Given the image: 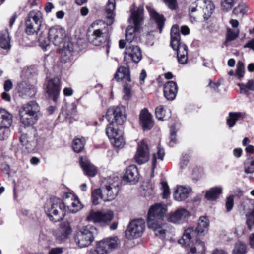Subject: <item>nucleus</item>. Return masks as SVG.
I'll use <instances>...</instances> for the list:
<instances>
[{"label":"nucleus","mask_w":254,"mask_h":254,"mask_svg":"<svg viewBox=\"0 0 254 254\" xmlns=\"http://www.w3.org/2000/svg\"><path fill=\"white\" fill-rule=\"evenodd\" d=\"M39 110L38 104L35 101H32L23 105L19 110L21 123L25 127L28 128V132L24 133L19 137V141L25 146L28 152L33 151L37 145V132L33 125L39 119Z\"/></svg>","instance_id":"f257e3e1"},{"label":"nucleus","mask_w":254,"mask_h":254,"mask_svg":"<svg viewBox=\"0 0 254 254\" xmlns=\"http://www.w3.org/2000/svg\"><path fill=\"white\" fill-rule=\"evenodd\" d=\"M208 219L205 216L199 219L196 229L188 228L184 231L182 241L190 247L188 254H205V247L204 242L198 239V236L204 235L208 231Z\"/></svg>","instance_id":"f03ea898"},{"label":"nucleus","mask_w":254,"mask_h":254,"mask_svg":"<svg viewBox=\"0 0 254 254\" xmlns=\"http://www.w3.org/2000/svg\"><path fill=\"white\" fill-rule=\"evenodd\" d=\"M166 209L161 204L152 206L148 212L147 224L155 232V235L161 238L165 237L166 226L163 223V217Z\"/></svg>","instance_id":"7ed1b4c3"},{"label":"nucleus","mask_w":254,"mask_h":254,"mask_svg":"<svg viewBox=\"0 0 254 254\" xmlns=\"http://www.w3.org/2000/svg\"><path fill=\"white\" fill-rule=\"evenodd\" d=\"M44 209L50 220L54 222L62 220L66 214V206L58 198H51L45 204Z\"/></svg>","instance_id":"20e7f679"},{"label":"nucleus","mask_w":254,"mask_h":254,"mask_svg":"<svg viewBox=\"0 0 254 254\" xmlns=\"http://www.w3.org/2000/svg\"><path fill=\"white\" fill-rule=\"evenodd\" d=\"M180 33L179 26L174 25L171 29L170 44L173 49L177 51L178 61L184 64L188 61V47L180 42Z\"/></svg>","instance_id":"39448f33"},{"label":"nucleus","mask_w":254,"mask_h":254,"mask_svg":"<svg viewBox=\"0 0 254 254\" xmlns=\"http://www.w3.org/2000/svg\"><path fill=\"white\" fill-rule=\"evenodd\" d=\"M92 27L94 29L91 34L88 35L89 41L95 46H99L107 41L108 44V25L102 20L94 22Z\"/></svg>","instance_id":"423d86ee"},{"label":"nucleus","mask_w":254,"mask_h":254,"mask_svg":"<svg viewBox=\"0 0 254 254\" xmlns=\"http://www.w3.org/2000/svg\"><path fill=\"white\" fill-rule=\"evenodd\" d=\"M98 233L97 228L93 225H88L76 231L74 238L76 244L80 248L89 246L94 241Z\"/></svg>","instance_id":"0eeeda50"},{"label":"nucleus","mask_w":254,"mask_h":254,"mask_svg":"<svg viewBox=\"0 0 254 254\" xmlns=\"http://www.w3.org/2000/svg\"><path fill=\"white\" fill-rule=\"evenodd\" d=\"M131 12L130 18L132 19L134 26L129 25L126 29V39L129 43L133 41L135 36V33L139 29L141 22L143 19V9L142 7H139L137 11H133L131 10Z\"/></svg>","instance_id":"6e6552de"},{"label":"nucleus","mask_w":254,"mask_h":254,"mask_svg":"<svg viewBox=\"0 0 254 254\" xmlns=\"http://www.w3.org/2000/svg\"><path fill=\"white\" fill-rule=\"evenodd\" d=\"M109 122H114L118 125H122L126 120V109L123 106L110 107L106 113Z\"/></svg>","instance_id":"1a4fd4ad"},{"label":"nucleus","mask_w":254,"mask_h":254,"mask_svg":"<svg viewBox=\"0 0 254 254\" xmlns=\"http://www.w3.org/2000/svg\"><path fill=\"white\" fill-rule=\"evenodd\" d=\"M121 186V182L118 178L110 179L102 187L103 192L106 194L104 201H110L114 199L117 196Z\"/></svg>","instance_id":"9d476101"},{"label":"nucleus","mask_w":254,"mask_h":254,"mask_svg":"<svg viewBox=\"0 0 254 254\" xmlns=\"http://www.w3.org/2000/svg\"><path fill=\"white\" fill-rule=\"evenodd\" d=\"M145 229L143 219L134 220L130 222L126 231L125 235L128 239H132L140 237Z\"/></svg>","instance_id":"9b49d317"},{"label":"nucleus","mask_w":254,"mask_h":254,"mask_svg":"<svg viewBox=\"0 0 254 254\" xmlns=\"http://www.w3.org/2000/svg\"><path fill=\"white\" fill-rule=\"evenodd\" d=\"M114 217L111 211L107 212L94 211L91 210L86 219L88 221L99 223L101 225H106L110 223Z\"/></svg>","instance_id":"f8f14e48"},{"label":"nucleus","mask_w":254,"mask_h":254,"mask_svg":"<svg viewBox=\"0 0 254 254\" xmlns=\"http://www.w3.org/2000/svg\"><path fill=\"white\" fill-rule=\"evenodd\" d=\"M61 81L58 77L49 79L46 84V92L49 99L56 102L61 91Z\"/></svg>","instance_id":"ddd939ff"},{"label":"nucleus","mask_w":254,"mask_h":254,"mask_svg":"<svg viewBox=\"0 0 254 254\" xmlns=\"http://www.w3.org/2000/svg\"><path fill=\"white\" fill-rule=\"evenodd\" d=\"M118 246L116 237L108 238L99 242L95 250L97 254H107L110 249L116 248Z\"/></svg>","instance_id":"4468645a"},{"label":"nucleus","mask_w":254,"mask_h":254,"mask_svg":"<svg viewBox=\"0 0 254 254\" xmlns=\"http://www.w3.org/2000/svg\"><path fill=\"white\" fill-rule=\"evenodd\" d=\"M65 36V30L59 26H53L49 30V38L56 46L62 44Z\"/></svg>","instance_id":"2eb2a0df"},{"label":"nucleus","mask_w":254,"mask_h":254,"mask_svg":"<svg viewBox=\"0 0 254 254\" xmlns=\"http://www.w3.org/2000/svg\"><path fill=\"white\" fill-rule=\"evenodd\" d=\"M149 156L148 147L144 140H142L138 145L137 152L134 156L135 160L138 164H142L148 161Z\"/></svg>","instance_id":"dca6fc26"},{"label":"nucleus","mask_w":254,"mask_h":254,"mask_svg":"<svg viewBox=\"0 0 254 254\" xmlns=\"http://www.w3.org/2000/svg\"><path fill=\"white\" fill-rule=\"evenodd\" d=\"M17 89L19 96L23 98H32L35 95L37 91L33 85L24 81L19 83Z\"/></svg>","instance_id":"f3484780"},{"label":"nucleus","mask_w":254,"mask_h":254,"mask_svg":"<svg viewBox=\"0 0 254 254\" xmlns=\"http://www.w3.org/2000/svg\"><path fill=\"white\" fill-rule=\"evenodd\" d=\"M139 174L137 167L135 165H131L126 168L123 176V180L135 184L139 181Z\"/></svg>","instance_id":"a211bd4d"},{"label":"nucleus","mask_w":254,"mask_h":254,"mask_svg":"<svg viewBox=\"0 0 254 254\" xmlns=\"http://www.w3.org/2000/svg\"><path fill=\"white\" fill-rule=\"evenodd\" d=\"M140 124L144 130H150L153 126L152 116L148 110L144 108L142 110L139 115Z\"/></svg>","instance_id":"6ab92c4d"},{"label":"nucleus","mask_w":254,"mask_h":254,"mask_svg":"<svg viewBox=\"0 0 254 254\" xmlns=\"http://www.w3.org/2000/svg\"><path fill=\"white\" fill-rule=\"evenodd\" d=\"M178 92L177 83L173 81H170L165 83L164 86V94L168 100H174Z\"/></svg>","instance_id":"aec40b11"},{"label":"nucleus","mask_w":254,"mask_h":254,"mask_svg":"<svg viewBox=\"0 0 254 254\" xmlns=\"http://www.w3.org/2000/svg\"><path fill=\"white\" fill-rule=\"evenodd\" d=\"M114 78L118 82L124 81L126 83L130 82L131 80L129 68L124 66L119 67L114 75Z\"/></svg>","instance_id":"412c9836"},{"label":"nucleus","mask_w":254,"mask_h":254,"mask_svg":"<svg viewBox=\"0 0 254 254\" xmlns=\"http://www.w3.org/2000/svg\"><path fill=\"white\" fill-rule=\"evenodd\" d=\"M189 216V213L184 208H179L170 214L169 221L173 223H180Z\"/></svg>","instance_id":"4be33fe9"},{"label":"nucleus","mask_w":254,"mask_h":254,"mask_svg":"<svg viewBox=\"0 0 254 254\" xmlns=\"http://www.w3.org/2000/svg\"><path fill=\"white\" fill-rule=\"evenodd\" d=\"M125 54L128 55L132 61L135 63H138L142 59L141 49L137 46H127Z\"/></svg>","instance_id":"5701e85b"},{"label":"nucleus","mask_w":254,"mask_h":254,"mask_svg":"<svg viewBox=\"0 0 254 254\" xmlns=\"http://www.w3.org/2000/svg\"><path fill=\"white\" fill-rule=\"evenodd\" d=\"M191 191L190 188L183 186H178L173 193L174 198L178 201H184L188 198Z\"/></svg>","instance_id":"b1692460"},{"label":"nucleus","mask_w":254,"mask_h":254,"mask_svg":"<svg viewBox=\"0 0 254 254\" xmlns=\"http://www.w3.org/2000/svg\"><path fill=\"white\" fill-rule=\"evenodd\" d=\"M80 165L84 173L90 177H94L97 172L96 168L86 159L80 158Z\"/></svg>","instance_id":"393cba45"},{"label":"nucleus","mask_w":254,"mask_h":254,"mask_svg":"<svg viewBox=\"0 0 254 254\" xmlns=\"http://www.w3.org/2000/svg\"><path fill=\"white\" fill-rule=\"evenodd\" d=\"M13 116L4 109H0V128L10 127L12 123Z\"/></svg>","instance_id":"a878e982"},{"label":"nucleus","mask_w":254,"mask_h":254,"mask_svg":"<svg viewBox=\"0 0 254 254\" xmlns=\"http://www.w3.org/2000/svg\"><path fill=\"white\" fill-rule=\"evenodd\" d=\"M146 8L149 12L151 17L157 24L160 32L161 33L164 24L165 18L164 16L162 15H159L156 11L148 6L146 7Z\"/></svg>","instance_id":"bb28decb"},{"label":"nucleus","mask_w":254,"mask_h":254,"mask_svg":"<svg viewBox=\"0 0 254 254\" xmlns=\"http://www.w3.org/2000/svg\"><path fill=\"white\" fill-rule=\"evenodd\" d=\"M155 115L158 120H166L170 118L171 112L169 109L160 105L155 109Z\"/></svg>","instance_id":"cd10ccee"},{"label":"nucleus","mask_w":254,"mask_h":254,"mask_svg":"<svg viewBox=\"0 0 254 254\" xmlns=\"http://www.w3.org/2000/svg\"><path fill=\"white\" fill-rule=\"evenodd\" d=\"M205 5L201 8V12L203 13L204 19L207 20L211 15L215 9V6L213 2L209 0H203Z\"/></svg>","instance_id":"c85d7f7f"},{"label":"nucleus","mask_w":254,"mask_h":254,"mask_svg":"<svg viewBox=\"0 0 254 254\" xmlns=\"http://www.w3.org/2000/svg\"><path fill=\"white\" fill-rule=\"evenodd\" d=\"M116 7V3L115 0H109L108 4L106 7L105 12L106 14V18L109 20L110 24L111 25L114 19L115 13L114 10Z\"/></svg>","instance_id":"c756f323"},{"label":"nucleus","mask_w":254,"mask_h":254,"mask_svg":"<svg viewBox=\"0 0 254 254\" xmlns=\"http://www.w3.org/2000/svg\"><path fill=\"white\" fill-rule=\"evenodd\" d=\"M43 18L42 13L39 10L30 11L27 16L26 20H29L36 24H42Z\"/></svg>","instance_id":"7c9ffc66"},{"label":"nucleus","mask_w":254,"mask_h":254,"mask_svg":"<svg viewBox=\"0 0 254 254\" xmlns=\"http://www.w3.org/2000/svg\"><path fill=\"white\" fill-rule=\"evenodd\" d=\"M41 26V24L32 22L29 20H25V32L29 35L37 34Z\"/></svg>","instance_id":"2f4dec72"},{"label":"nucleus","mask_w":254,"mask_h":254,"mask_svg":"<svg viewBox=\"0 0 254 254\" xmlns=\"http://www.w3.org/2000/svg\"><path fill=\"white\" fill-rule=\"evenodd\" d=\"M10 40L9 33L7 30L0 33V46L4 49H9L10 47Z\"/></svg>","instance_id":"473e14b6"},{"label":"nucleus","mask_w":254,"mask_h":254,"mask_svg":"<svg viewBox=\"0 0 254 254\" xmlns=\"http://www.w3.org/2000/svg\"><path fill=\"white\" fill-rule=\"evenodd\" d=\"M222 191L220 187H214L208 190L205 194V198L208 200H214L218 198Z\"/></svg>","instance_id":"72a5a7b5"},{"label":"nucleus","mask_w":254,"mask_h":254,"mask_svg":"<svg viewBox=\"0 0 254 254\" xmlns=\"http://www.w3.org/2000/svg\"><path fill=\"white\" fill-rule=\"evenodd\" d=\"M60 231L61 232V239H64L70 235L72 233V229L68 222H64L61 224Z\"/></svg>","instance_id":"f704fd0d"},{"label":"nucleus","mask_w":254,"mask_h":254,"mask_svg":"<svg viewBox=\"0 0 254 254\" xmlns=\"http://www.w3.org/2000/svg\"><path fill=\"white\" fill-rule=\"evenodd\" d=\"M165 152L163 149L161 148L160 147H158V151L157 153H154L153 154V157L152 158V173L154 172V171L156 167L157 164V158L161 160H163Z\"/></svg>","instance_id":"c9c22d12"},{"label":"nucleus","mask_w":254,"mask_h":254,"mask_svg":"<svg viewBox=\"0 0 254 254\" xmlns=\"http://www.w3.org/2000/svg\"><path fill=\"white\" fill-rule=\"evenodd\" d=\"M110 123L106 127V133L109 138L112 140V138L117 136L120 133L118 131V129L114 125V122H109Z\"/></svg>","instance_id":"e433bc0d"},{"label":"nucleus","mask_w":254,"mask_h":254,"mask_svg":"<svg viewBox=\"0 0 254 254\" xmlns=\"http://www.w3.org/2000/svg\"><path fill=\"white\" fill-rule=\"evenodd\" d=\"M85 142L84 138H75L73 141L72 147L74 151L76 152L79 153L84 149Z\"/></svg>","instance_id":"4c0bfd02"},{"label":"nucleus","mask_w":254,"mask_h":254,"mask_svg":"<svg viewBox=\"0 0 254 254\" xmlns=\"http://www.w3.org/2000/svg\"><path fill=\"white\" fill-rule=\"evenodd\" d=\"M203 5H205V3L203 0H197L194 3H193L189 7L190 16L192 17V14L195 11L201 12V8Z\"/></svg>","instance_id":"58836bf2"},{"label":"nucleus","mask_w":254,"mask_h":254,"mask_svg":"<svg viewBox=\"0 0 254 254\" xmlns=\"http://www.w3.org/2000/svg\"><path fill=\"white\" fill-rule=\"evenodd\" d=\"M237 85L240 88V93L247 94L248 90L254 91V80H250L246 84L238 83Z\"/></svg>","instance_id":"ea45409f"},{"label":"nucleus","mask_w":254,"mask_h":254,"mask_svg":"<svg viewBox=\"0 0 254 254\" xmlns=\"http://www.w3.org/2000/svg\"><path fill=\"white\" fill-rule=\"evenodd\" d=\"M105 197L102 195V190L100 189L94 190L92 192V200L94 205H98L100 203V200L103 199Z\"/></svg>","instance_id":"a19ab883"},{"label":"nucleus","mask_w":254,"mask_h":254,"mask_svg":"<svg viewBox=\"0 0 254 254\" xmlns=\"http://www.w3.org/2000/svg\"><path fill=\"white\" fill-rule=\"evenodd\" d=\"M245 172L251 174L254 172V157L247 158L244 162Z\"/></svg>","instance_id":"79ce46f5"},{"label":"nucleus","mask_w":254,"mask_h":254,"mask_svg":"<svg viewBox=\"0 0 254 254\" xmlns=\"http://www.w3.org/2000/svg\"><path fill=\"white\" fill-rule=\"evenodd\" d=\"M241 113L230 112L229 113V118L227 120V124L229 127H233L236 121L241 117Z\"/></svg>","instance_id":"37998d69"},{"label":"nucleus","mask_w":254,"mask_h":254,"mask_svg":"<svg viewBox=\"0 0 254 254\" xmlns=\"http://www.w3.org/2000/svg\"><path fill=\"white\" fill-rule=\"evenodd\" d=\"M246 252V246L241 241H238L235 244L233 254H245Z\"/></svg>","instance_id":"c03bdc74"},{"label":"nucleus","mask_w":254,"mask_h":254,"mask_svg":"<svg viewBox=\"0 0 254 254\" xmlns=\"http://www.w3.org/2000/svg\"><path fill=\"white\" fill-rule=\"evenodd\" d=\"M247 11V6L245 3L239 4L233 10V14L236 16H243Z\"/></svg>","instance_id":"a18cd8bd"},{"label":"nucleus","mask_w":254,"mask_h":254,"mask_svg":"<svg viewBox=\"0 0 254 254\" xmlns=\"http://www.w3.org/2000/svg\"><path fill=\"white\" fill-rule=\"evenodd\" d=\"M38 41L39 43V45L43 49L46 50V47L49 46L50 41V38H47L46 34L44 33L43 32H41L38 38Z\"/></svg>","instance_id":"49530a36"},{"label":"nucleus","mask_w":254,"mask_h":254,"mask_svg":"<svg viewBox=\"0 0 254 254\" xmlns=\"http://www.w3.org/2000/svg\"><path fill=\"white\" fill-rule=\"evenodd\" d=\"M116 147H121L124 144V139L121 133H119L110 140Z\"/></svg>","instance_id":"de8ad7c7"},{"label":"nucleus","mask_w":254,"mask_h":254,"mask_svg":"<svg viewBox=\"0 0 254 254\" xmlns=\"http://www.w3.org/2000/svg\"><path fill=\"white\" fill-rule=\"evenodd\" d=\"M72 49H71L68 45L67 47L64 46L61 50L62 56L65 58V61H67L70 59L72 56Z\"/></svg>","instance_id":"09e8293b"},{"label":"nucleus","mask_w":254,"mask_h":254,"mask_svg":"<svg viewBox=\"0 0 254 254\" xmlns=\"http://www.w3.org/2000/svg\"><path fill=\"white\" fill-rule=\"evenodd\" d=\"M238 0H222L221 5L223 9L228 11L230 10Z\"/></svg>","instance_id":"8fccbe9b"},{"label":"nucleus","mask_w":254,"mask_h":254,"mask_svg":"<svg viewBox=\"0 0 254 254\" xmlns=\"http://www.w3.org/2000/svg\"><path fill=\"white\" fill-rule=\"evenodd\" d=\"M245 72L244 64L241 61H239L237 65L236 75L239 79H241Z\"/></svg>","instance_id":"3c124183"},{"label":"nucleus","mask_w":254,"mask_h":254,"mask_svg":"<svg viewBox=\"0 0 254 254\" xmlns=\"http://www.w3.org/2000/svg\"><path fill=\"white\" fill-rule=\"evenodd\" d=\"M9 127H3L0 128V140H3L7 138L10 135Z\"/></svg>","instance_id":"603ef678"},{"label":"nucleus","mask_w":254,"mask_h":254,"mask_svg":"<svg viewBox=\"0 0 254 254\" xmlns=\"http://www.w3.org/2000/svg\"><path fill=\"white\" fill-rule=\"evenodd\" d=\"M175 127L172 126L170 127V142L169 145L170 146H173L176 143V132L175 130Z\"/></svg>","instance_id":"864d4df0"},{"label":"nucleus","mask_w":254,"mask_h":254,"mask_svg":"<svg viewBox=\"0 0 254 254\" xmlns=\"http://www.w3.org/2000/svg\"><path fill=\"white\" fill-rule=\"evenodd\" d=\"M239 35V31H233L230 29H228L227 34V40L231 41L235 40Z\"/></svg>","instance_id":"5fc2aeb1"},{"label":"nucleus","mask_w":254,"mask_h":254,"mask_svg":"<svg viewBox=\"0 0 254 254\" xmlns=\"http://www.w3.org/2000/svg\"><path fill=\"white\" fill-rule=\"evenodd\" d=\"M162 189L163 190V198H167L170 194V190L167 183L165 182L161 183Z\"/></svg>","instance_id":"6e6d98bb"},{"label":"nucleus","mask_w":254,"mask_h":254,"mask_svg":"<svg viewBox=\"0 0 254 254\" xmlns=\"http://www.w3.org/2000/svg\"><path fill=\"white\" fill-rule=\"evenodd\" d=\"M169 9L175 10L178 7L177 0H163Z\"/></svg>","instance_id":"4d7b16f0"},{"label":"nucleus","mask_w":254,"mask_h":254,"mask_svg":"<svg viewBox=\"0 0 254 254\" xmlns=\"http://www.w3.org/2000/svg\"><path fill=\"white\" fill-rule=\"evenodd\" d=\"M234 206V196L233 195L229 196L226 202V207L228 212L230 211Z\"/></svg>","instance_id":"13d9d810"},{"label":"nucleus","mask_w":254,"mask_h":254,"mask_svg":"<svg viewBox=\"0 0 254 254\" xmlns=\"http://www.w3.org/2000/svg\"><path fill=\"white\" fill-rule=\"evenodd\" d=\"M124 92L125 93L124 96L125 99H128L131 96L130 86L128 85L127 83H126V85H124Z\"/></svg>","instance_id":"bf43d9fd"},{"label":"nucleus","mask_w":254,"mask_h":254,"mask_svg":"<svg viewBox=\"0 0 254 254\" xmlns=\"http://www.w3.org/2000/svg\"><path fill=\"white\" fill-rule=\"evenodd\" d=\"M72 199H74V201L72 202L71 205L73 207H76V209L75 210H73L72 212L75 213L80 208V201L74 195H72Z\"/></svg>","instance_id":"052dcab7"},{"label":"nucleus","mask_w":254,"mask_h":254,"mask_svg":"<svg viewBox=\"0 0 254 254\" xmlns=\"http://www.w3.org/2000/svg\"><path fill=\"white\" fill-rule=\"evenodd\" d=\"M12 88V83L10 80H6L4 84V90L8 92Z\"/></svg>","instance_id":"680f3d73"},{"label":"nucleus","mask_w":254,"mask_h":254,"mask_svg":"<svg viewBox=\"0 0 254 254\" xmlns=\"http://www.w3.org/2000/svg\"><path fill=\"white\" fill-rule=\"evenodd\" d=\"M1 168L6 174H10V166L9 165L6 163H3L1 164Z\"/></svg>","instance_id":"e2e57ef3"},{"label":"nucleus","mask_w":254,"mask_h":254,"mask_svg":"<svg viewBox=\"0 0 254 254\" xmlns=\"http://www.w3.org/2000/svg\"><path fill=\"white\" fill-rule=\"evenodd\" d=\"M63 250L61 248H56L52 249L49 253V254H61Z\"/></svg>","instance_id":"0e129e2a"},{"label":"nucleus","mask_w":254,"mask_h":254,"mask_svg":"<svg viewBox=\"0 0 254 254\" xmlns=\"http://www.w3.org/2000/svg\"><path fill=\"white\" fill-rule=\"evenodd\" d=\"M244 48H249L254 51V38L249 41L248 43L244 46Z\"/></svg>","instance_id":"69168bd1"},{"label":"nucleus","mask_w":254,"mask_h":254,"mask_svg":"<svg viewBox=\"0 0 254 254\" xmlns=\"http://www.w3.org/2000/svg\"><path fill=\"white\" fill-rule=\"evenodd\" d=\"M146 77V73L144 69H142L139 76L140 83L142 84L144 83L145 79Z\"/></svg>","instance_id":"338daca9"},{"label":"nucleus","mask_w":254,"mask_h":254,"mask_svg":"<svg viewBox=\"0 0 254 254\" xmlns=\"http://www.w3.org/2000/svg\"><path fill=\"white\" fill-rule=\"evenodd\" d=\"M54 7V5L51 2H48L46 4L44 9L47 13H49Z\"/></svg>","instance_id":"774afa93"}]
</instances>
